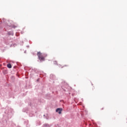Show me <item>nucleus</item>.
Returning a JSON list of instances; mask_svg holds the SVG:
<instances>
[{
	"label": "nucleus",
	"mask_w": 127,
	"mask_h": 127,
	"mask_svg": "<svg viewBox=\"0 0 127 127\" xmlns=\"http://www.w3.org/2000/svg\"><path fill=\"white\" fill-rule=\"evenodd\" d=\"M37 55L38 56L39 60L42 61H44L45 59L43 57V55H42V54L40 52H38Z\"/></svg>",
	"instance_id": "1"
},
{
	"label": "nucleus",
	"mask_w": 127,
	"mask_h": 127,
	"mask_svg": "<svg viewBox=\"0 0 127 127\" xmlns=\"http://www.w3.org/2000/svg\"><path fill=\"white\" fill-rule=\"evenodd\" d=\"M56 112L58 113L60 115L61 114V113L62 112V108H58L56 110Z\"/></svg>",
	"instance_id": "2"
},
{
	"label": "nucleus",
	"mask_w": 127,
	"mask_h": 127,
	"mask_svg": "<svg viewBox=\"0 0 127 127\" xmlns=\"http://www.w3.org/2000/svg\"><path fill=\"white\" fill-rule=\"evenodd\" d=\"M10 27H11L12 28H16V27H17V26H16V25H13L12 24L10 26H9Z\"/></svg>",
	"instance_id": "3"
},
{
	"label": "nucleus",
	"mask_w": 127,
	"mask_h": 127,
	"mask_svg": "<svg viewBox=\"0 0 127 127\" xmlns=\"http://www.w3.org/2000/svg\"><path fill=\"white\" fill-rule=\"evenodd\" d=\"M7 68H9V69H10L11 68V64H7Z\"/></svg>",
	"instance_id": "4"
},
{
	"label": "nucleus",
	"mask_w": 127,
	"mask_h": 127,
	"mask_svg": "<svg viewBox=\"0 0 127 127\" xmlns=\"http://www.w3.org/2000/svg\"><path fill=\"white\" fill-rule=\"evenodd\" d=\"M102 110H104V108H102Z\"/></svg>",
	"instance_id": "5"
}]
</instances>
